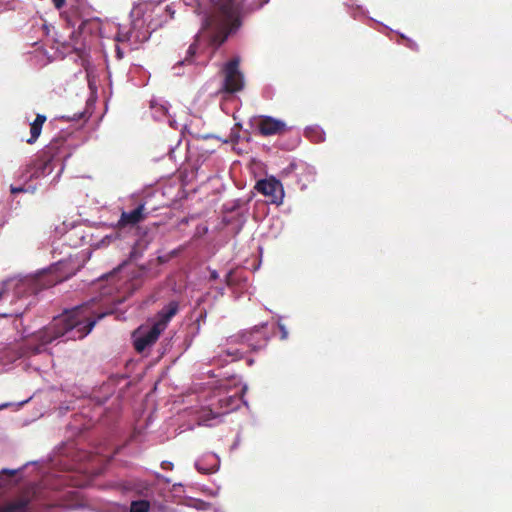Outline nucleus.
<instances>
[{
  "label": "nucleus",
  "mask_w": 512,
  "mask_h": 512,
  "mask_svg": "<svg viewBox=\"0 0 512 512\" xmlns=\"http://www.w3.org/2000/svg\"><path fill=\"white\" fill-rule=\"evenodd\" d=\"M96 321L97 319L90 318L87 305L79 306L54 317L49 325L37 333L36 337L42 345L50 344L61 337H65L66 341L83 339L93 329Z\"/></svg>",
  "instance_id": "2"
},
{
  "label": "nucleus",
  "mask_w": 512,
  "mask_h": 512,
  "mask_svg": "<svg viewBox=\"0 0 512 512\" xmlns=\"http://www.w3.org/2000/svg\"><path fill=\"white\" fill-rule=\"evenodd\" d=\"M10 191L12 194H17V193L25 192L26 189L23 186H19V187L11 186Z\"/></svg>",
  "instance_id": "20"
},
{
  "label": "nucleus",
  "mask_w": 512,
  "mask_h": 512,
  "mask_svg": "<svg viewBox=\"0 0 512 512\" xmlns=\"http://www.w3.org/2000/svg\"><path fill=\"white\" fill-rule=\"evenodd\" d=\"M150 503L147 500L132 501L130 505V512H149Z\"/></svg>",
  "instance_id": "16"
},
{
  "label": "nucleus",
  "mask_w": 512,
  "mask_h": 512,
  "mask_svg": "<svg viewBox=\"0 0 512 512\" xmlns=\"http://www.w3.org/2000/svg\"><path fill=\"white\" fill-rule=\"evenodd\" d=\"M58 141L50 142L43 150V156L34 163V171L30 174V178H38L52 171L51 160L57 148Z\"/></svg>",
  "instance_id": "8"
},
{
  "label": "nucleus",
  "mask_w": 512,
  "mask_h": 512,
  "mask_svg": "<svg viewBox=\"0 0 512 512\" xmlns=\"http://www.w3.org/2000/svg\"><path fill=\"white\" fill-rule=\"evenodd\" d=\"M213 3L212 11L206 14L202 21L200 32L195 36L194 42L188 47L184 59L179 60L177 66L191 65L195 62L198 42L201 37L207 38L211 46L218 48L242 25L245 13L262 7L269 0H209Z\"/></svg>",
  "instance_id": "1"
},
{
  "label": "nucleus",
  "mask_w": 512,
  "mask_h": 512,
  "mask_svg": "<svg viewBox=\"0 0 512 512\" xmlns=\"http://www.w3.org/2000/svg\"><path fill=\"white\" fill-rule=\"evenodd\" d=\"M256 128L263 137L284 135L290 131L286 122L272 116H259Z\"/></svg>",
  "instance_id": "6"
},
{
  "label": "nucleus",
  "mask_w": 512,
  "mask_h": 512,
  "mask_svg": "<svg viewBox=\"0 0 512 512\" xmlns=\"http://www.w3.org/2000/svg\"><path fill=\"white\" fill-rule=\"evenodd\" d=\"M255 189L268 198L272 204L280 205L284 198L282 183L274 177L257 181Z\"/></svg>",
  "instance_id": "5"
},
{
  "label": "nucleus",
  "mask_w": 512,
  "mask_h": 512,
  "mask_svg": "<svg viewBox=\"0 0 512 512\" xmlns=\"http://www.w3.org/2000/svg\"><path fill=\"white\" fill-rule=\"evenodd\" d=\"M322 136L320 135L319 138H318V141H322Z\"/></svg>",
  "instance_id": "27"
},
{
  "label": "nucleus",
  "mask_w": 512,
  "mask_h": 512,
  "mask_svg": "<svg viewBox=\"0 0 512 512\" xmlns=\"http://www.w3.org/2000/svg\"><path fill=\"white\" fill-rule=\"evenodd\" d=\"M45 122L46 116L37 114L35 120L30 124V137L26 140L28 144H34L38 140Z\"/></svg>",
  "instance_id": "12"
},
{
  "label": "nucleus",
  "mask_w": 512,
  "mask_h": 512,
  "mask_svg": "<svg viewBox=\"0 0 512 512\" xmlns=\"http://www.w3.org/2000/svg\"><path fill=\"white\" fill-rule=\"evenodd\" d=\"M173 467H174V465L170 461L165 460V461L161 462V468L164 470H172Z\"/></svg>",
  "instance_id": "19"
},
{
  "label": "nucleus",
  "mask_w": 512,
  "mask_h": 512,
  "mask_svg": "<svg viewBox=\"0 0 512 512\" xmlns=\"http://www.w3.org/2000/svg\"><path fill=\"white\" fill-rule=\"evenodd\" d=\"M266 324L263 323L261 325L255 326L253 329L249 331H245L242 333L241 338L242 341L247 343L253 350H258L266 346L268 337L264 332Z\"/></svg>",
  "instance_id": "9"
},
{
  "label": "nucleus",
  "mask_w": 512,
  "mask_h": 512,
  "mask_svg": "<svg viewBox=\"0 0 512 512\" xmlns=\"http://www.w3.org/2000/svg\"><path fill=\"white\" fill-rule=\"evenodd\" d=\"M56 8H61L64 5L65 0H52Z\"/></svg>",
  "instance_id": "23"
},
{
  "label": "nucleus",
  "mask_w": 512,
  "mask_h": 512,
  "mask_svg": "<svg viewBox=\"0 0 512 512\" xmlns=\"http://www.w3.org/2000/svg\"><path fill=\"white\" fill-rule=\"evenodd\" d=\"M246 390V387H243L241 389V394H243ZM242 403V395H240L238 392L234 393L233 395H224L219 399L220 408L222 409L221 412L213 414V418L217 417L220 414H227L231 411L236 410L240 407Z\"/></svg>",
  "instance_id": "11"
},
{
  "label": "nucleus",
  "mask_w": 512,
  "mask_h": 512,
  "mask_svg": "<svg viewBox=\"0 0 512 512\" xmlns=\"http://www.w3.org/2000/svg\"><path fill=\"white\" fill-rule=\"evenodd\" d=\"M149 215L150 212L146 208L145 203L141 202L131 211H122L115 228L119 230L133 228L139 223L145 221Z\"/></svg>",
  "instance_id": "7"
},
{
  "label": "nucleus",
  "mask_w": 512,
  "mask_h": 512,
  "mask_svg": "<svg viewBox=\"0 0 512 512\" xmlns=\"http://www.w3.org/2000/svg\"><path fill=\"white\" fill-rule=\"evenodd\" d=\"M148 247V242L145 239H139L135 242V244L132 246V249L129 254V259L131 261H136L139 258L142 257L144 251Z\"/></svg>",
  "instance_id": "14"
},
{
  "label": "nucleus",
  "mask_w": 512,
  "mask_h": 512,
  "mask_svg": "<svg viewBox=\"0 0 512 512\" xmlns=\"http://www.w3.org/2000/svg\"><path fill=\"white\" fill-rule=\"evenodd\" d=\"M279 329H280L281 334H282V335H281V338H282V339H286V338H287V336H288V332H287V330L285 329V326H284L283 324H279Z\"/></svg>",
  "instance_id": "21"
},
{
  "label": "nucleus",
  "mask_w": 512,
  "mask_h": 512,
  "mask_svg": "<svg viewBox=\"0 0 512 512\" xmlns=\"http://www.w3.org/2000/svg\"><path fill=\"white\" fill-rule=\"evenodd\" d=\"M170 318L164 315L161 311L156 314V321L154 322V326L159 329V331L163 332L168 323L170 322Z\"/></svg>",
  "instance_id": "18"
},
{
  "label": "nucleus",
  "mask_w": 512,
  "mask_h": 512,
  "mask_svg": "<svg viewBox=\"0 0 512 512\" xmlns=\"http://www.w3.org/2000/svg\"><path fill=\"white\" fill-rule=\"evenodd\" d=\"M36 497V487L29 485L14 499L0 504V512H31V503Z\"/></svg>",
  "instance_id": "4"
},
{
  "label": "nucleus",
  "mask_w": 512,
  "mask_h": 512,
  "mask_svg": "<svg viewBox=\"0 0 512 512\" xmlns=\"http://www.w3.org/2000/svg\"><path fill=\"white\" fill-rule=\"evenodd\" d=\"M232 274H233V271H232V270H230V271L227 273L226 277H225V282H226V284H227L228 286H230V285H231V277H232Z\"/></svg>",
  "instance_id": "22"
},
{
  "label": "nucleus",
  "mask_w": 512,
  "mask_h": 512,
  "mask_svg": "<svg viewBox=\"0 0 512 512\" xmlns=\"http://www.w3.org/2000/svg\"><path fill=\"white\" fill-rule=\"evenodd\" d=\"M219 277V274L216 270H212L211 273H210V280H216L218 279Z\"/></svg>",
  "instance_id": "24"
},
{
  "label": "nucleus",
  "mask_w": 512,
  "mask_h": 512,
  "mask_svg": "<svg viewBox=\"0 0 512 512\" xmlns=\"http://www.w3.org/2000/svg\"><path fill=\"white\" fill-rule=\"evenodd\" d=\"M160 311L168 318L172 319L179 311V303L177 301H170Z\"/></svg>",
  "instance_id": "17"
},
{
  "label": "nucleus",
  "mask_w": 512,
  "mask_h": 512,
  "mask_svg": "<svg viewBox=\"0 0 512 512\" xmlns=\"http://www.w3.org/2000/svg\"><path fill=\"white\" fill-rule=\"evenodd\" d=\"M196 468H197V470H198V471L205 472L204 470H202V469L199 467V465H198V464L196 465Z\"/></svg>",
  "instance_id": "25"
},
{
  "label": "nucleus",
  "mask_w": 512,
  "mask_h": 512,
  "mask_svg": "<svg viewBox=\"0 0 512 512\" xmlns=\"http://www.w3.org/2000/svg\"><path fill=\"white\" fill-rule=\"evenodd\" d=\"M239 64V58H233L223 66V91L227 93H236L243 89L244 79L243 74L239 70Z\"/></svg>",
  "instance_id": "3"
},
{
  "label": "nucleus",
  "mask_w": 512,
  "mask_h": 512,
  "mask_svg": "<svg viewBox=\"0 0 512 512\" xmlns=\"http://www.w3.org/2000/svg\"><path fill=\"white\" fill-rule=\"evenodd\" d=\"M162 332L159 331L154 325L150 327L148 330L140 332L137 337L134 339V348L137 352L141 353L146 348L151 347L156 343L160 334Z\"/></svg>",
  "instance_id": "10"
},
{
  "label": "nucleus",
  "mask_w": 512,
  "mask_h": 512,
  "mask_svg": "<svg viewBox=\"0 0 512 512\" xmlns=\"http://www.w3.org/2000/svg\"><path fill=\"white\" fill-rule=\"evenodd\" d=\"M103 316H104V314H101V315L98 316L97 319H101Z\"/></svg>",
  "instance_id": "26"
},
{
  "label": "nucleus",
  "mask_w": 512,
  "mask_h": 512,
  "mask_svg": "<svg viewBox=\"0 0 512 512\" xmlns=\"http://www.w3.org/2000/svg\"><path fill=\"white\" fill-rule=\"evenodd\" d=\"M18 470L3 469L0 471V488L8 487L11 479L17 474Z\"/></svg>",
  "instance_id": "15"
},
{
  "label": "nucleus",
  "mask_w": 512,
  "mask_h": 512,
  "mask_svg": "<svg viewBox=\"0 0 512 512\" xmlns=\"http://www.w3.org/2000/svg\"><path fill=\"white\" fill-rule=\"evenodd\" d=\"M13 296L10 294L8 289L3 286L0 288V318L12 317V316H21V313L18 311H8L7 309H3L4 302H12Z\"/></svg>",
  "instance_id": "13"
}]
</instances>
